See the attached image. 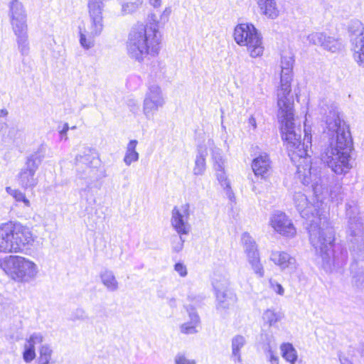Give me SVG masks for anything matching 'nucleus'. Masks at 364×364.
<instances>
[{"label":"nucleus","instance_id":"f257e3e1","mask_svg":"<svg viewBox=\"0 0 364 364\" xmlns=\"http://www.w3.org/2000/svg\"><path fill=\"white\" fill-rule=\"evenodd\" d=\"M303 142L301 134L294 133V136L287 139L286 134H282L287 142L289 156L296 164V178L304 186L311 183L316 201L310 203L301 191H295L292 196L294 206L301 216L309 222V240L316 252L322 259V267L326 272L342 267L347 262L348 252L341 244H334L335 232L328 226L327 218L322 210L321 196L325 189L319 171L312 167L308 148L311 146V135L304 129Z\"/></svg>","mask_w":364,"mask_h":364},{"label":"nucleus","instance_id":"f03ea898","mask_svg":"<svg viewBox=\"0 0 364 364\" xmlns=\"http://www.w3.org/2000/svg\"><path fill=\"white\" fill-rule=\"evenodd\" d=\"M326 119L328 145L321 154L322 161L338 175H345L353 168L350 153L353 140L348 126L331 109Z\"/></svg>","mask_w":364,"mask_h":364},{"label":"nucleus","instance_id":"7ed1b4c3","mask_svg":"<svg viewBox=\"0 0 364 364\" xmlns=\"http://www.w3.org/2000/svg\"><path fill=\"white\" fill-rule=\"evenodd\" d=\"M294 59L291 54L282 55L281 85L277 90L278 118L281 122L282 134H286L287 139L296 133L294 123V97L291 94V81Z\"/></svg>","mask_w":364,"mask_h":364},{"label":"nucleus","instance_id":"20e7f679","mask_svg":"<svg viewBox=\"0 0 364 364\" xmlns=\"http://www.w3.org/2000/svg\"><path fill=\"white\" fill-rule=\"evenodd\" d=\"M161 38L156 25H134L128 36L126 50L128 56L142 63L148 56H156L160 50Z\"/></svg>","mask_w":364,"mask_h":364},{"label":"nucleus","instance_id":"39448f33","mask_svg":"<svg viewBox=\"0 0 364 364\" xmlns=\"http://www.w3.org/2000/svg\"><path fill=\"white\" fill-rule=\"evenodd\" d=\"M34 242L29 228L19 223L4 224L0 227V252H22Z\"/></svg>","mask_w":364,"mask_h":364},{"label":"nucleus","instance_id":"423d86ee","mask_svg":"<svg viewBox=\"0 0 364 364\" xmlns=\"http://www.w3.org/2000/svg\"><path fill=\"white\" fill-rule=\"evenodd\" d=\"M0 269L16 283H29L36 279L39 272L38 267L33 261L18 255L0 258Z\"/></svg>","mask_w":364,"mask_h":364},{"label":"nucleus","instance_id":"0eeeda50","mask_svg":"<svg viewBox=\"0 0 364 364\" xmlns=\"http://www.w3.org/2000/svg\"><path fill=\"white\" fill-rule=\"evenodd\" d=\"M103 0H88L87 8L90 25L80 31V43L82 47L89 49L94 46V38L103 30Z\"/></svg>","mask_w":364,"mask_h":364},{"label":"nucleus","instance_id":"6e6552de","mask_svg":"<svg viewBox=\"0 0 364 364\" xmlns=\"http://www.w3.org/2000/svg\"><path fill=\"white\" fill-rule=\"evenodd\" d=\"M9 16L12 29L16 36L18 49L22 55H27L29 47L27 34V14L22 2L11 0L9 3Z\"/></svg>","mask_w":364,"mask_h":364},{"label":"nucleus","instance_id":"1a4fd4ad","mask_svg":"<svg viewBox=\"0 0 364 364\" xmlns=\"http://www.w3.org/2000/svg\"><path fill=\"white\" fill-rule=\"evenodd\" d=\"M235 42L247 48L252 58L259 57L263 54L262 38L257 28L250 23H240L234 30Z\"/></svg>","mask_w":364,"mask_h":364},{"label":"nucleus","instance_id":"9d476101","mask_svg":"<svg viewBox=\"0 0 364 364\" xmlns=\"http://www.w3.org/2000/svg\"><path fill=\"white\" fill-rule=\"evenodd\" d=\"M166 103L161 88L158 85L149 86L143 101V114L148 120L153 119L156 112Z\"/></svg>","mask_w":364,"mask_h":364},{"label":"nucleus","instance_id":"9b49d317","mask_svg":"<svg viewBox=\"0 0 364 364\" xmlns=\"http://www.w3.org/2000/svg\"><path fill=\"white\" fill-rule=\"evenodd\" d=\"M353 58L359 66L364 68V26L359 20L350 21L348 27Z\"/></svg>","mask_w":364,"mask_h":364},{"label":"nucleus","instance_id":"f8f14e48","mask_svg":"<svg viewBox=\"0 0 364 364\" xmlns=\"http://www.w3.org/2000/svg\"><path fill=\"white\" fill-rule=\"evenodd\" d=\"M43 160V156L35 154L29 156L26 166L21 168L17 178L19 186L24 188H33L38 184V178L35 177L36 171Z\"/></svg>","mask_w":364,"mask_h":364},{"label":"nucleus","instance_id":"ddd939ff","mask_svg":"<svg viewBox=\"0 0 364 364\" xmlns=\"http://www.w3.org/2000/svg\"><path fill=\"white\" fill-rule=\"evenodd\" d=\"M190 215L191 206L188 203L173 208L171 223L179 235H187L190 232L191 226L188 223Z\"/></svg>","mask_w":364,"mask_h":364},{"label":"nucleus","instance_id":"4468645a","mask_svg":"<svg viewBox=\"0 0 364 364\" xmlns=\"http://www.w3.org/2000/svg\"><path fill=\"white\" fill-rule=\"evenodd\" d=\"M346 240L348 248L353 257L363 254L364 252V224L347 226Z\"/></svg>","mask_w":364,"mask_h":364},{"label":"nucleus","instance_id":"2eb2a0df","mask_svg":"<svg viewBox=\"0 0 364 364\" xmlns=\"http://www.w3.org/2000/svg\"><path fill=\"white\" fill-rule=\"evenodd\" d=\"M269 224L274 231L284 237H293L296 233L291 220L282 211L277 210L272 214Z\"/></svg>","mask_w":364,"mask_h":364},{"label":"nucleus","instance_id":"dca6fc26","mask_svg":"<svg viewBox=\"0 0 364 364\" xmlns=\"http://www.w3.org/2000/svg\"><path fill=\"white\" fill-rule=\"evenodd\" d=\"M306 40L309 44L319 46L323 50L336 53L341 50L343 48L340 39L333 36H327L322 32H314L306 36Z\"/></svg>","mask_w":364,"mask_h":364},{"label":"nucleus","instance_id":"f3484780","mask_svg":"<svg viewBox=\"0 0 364 364\" xmlns=\"http://www.w3.org/2000/svg\"><path fill=\"white\" fill-rule=\"evenodd\" d=\"M99 165L87 166L82 171H77L79 178L84 180L85 183V188H82L81 191H89L97 181L106 176L105 171L100 168Z\"/></svg>","mask_w":364,"mask_h":364},{"label":"nucleus","instance_id":"a211bd4d","mask_svg":"<svg viewBox=\"0 0 364 364\" xmlns=\"http://www.w3.org/2000/svg\"><path fill=\"white\" fill-rule=\"evenodd\" d=\"M269 259L274 264L279 267L281 270L289 274L294 273L298 268L296 259L286 252L273 251Z\"/></svg>","mask_w":364,"mask_h":364},{"label":"nucleus","instance_id":"6ab92c4d","mask_svg":"<svg viewBox=\"0 0 364 364\" xmlns=\"http://www.w3.org/2000/svg\"><path fill=\"white\" fill-rule=\"evenodd\" d=\"M95 164H100V161L97 153L95 149L85 147L82 151L75 157L77 171H82L83 168Z\"/></svg>","mask_w":364,"mask_h":364},{"label":"nucleus","instance_id":"aec40b11","mask_svg":"<svg viewBox=\"0 0 364 364\" xmlns=\"http://www.w3.org/2000/svg\"><path fill=\"white\" fill-rule=\"evenodd\" d=\"M187 311L188 313L189 321L180 326V331L186 335L195 334L198 331L197 327L200 322V317L196 309L191 306L187 308Z\"/></svg>","mask_w":364,"mask_h":364},{"label":"nucleus","instance_id":"412c9836","mask_svg":"<svg viewBox=\"0 0 364 364\" xmlns=\"http://www.w3.org/2000/svg\"><path fill=\"white\" fill-rule=\"evenodd\" d=\"M346 215L348 218V226L364 224V220L360 215V209L357 201L350 200L346 202Z\"/></svg>","mask_w":364,"mask_h":364},{"label":"nucleus","instance_id":"4be33fe9","mask_svg":"<svg viewBox=\"0 0 364 364\" xmlns=\"http://www.w3.org/2000/svg\"><path fill=\"white\" fill-rule=\"evenodd\" d=\"M252 168L256 176L265 177L271 168L269 156L266 153L260 154L253 160Z\"/></svg>","mask_w":364,"mask_h":364},{"label":"nucleus","instance_id":"5701e85b","mask_svg":"<svg viewBox=\"0 0 364 364\" xmlns=\"http://www.w3.org/2000/svg\"><path fill=\"white\" fill-rule=\"evenodd\" d=\"M247 344V339L242 335H236L231 339V355L230 359L234 363H242L241 350Z\"/></svg>","mask_w":364,"mask_h":364},{"label":"nucleus","instance_id":"b1692460","mask_svg":"<svg viewBox=\"0 0 364 364\" xmlns=\"http://www.w3.org/2000/svg\"><path fill=\"white\" fill-rule=\"evenodd\" d=\"M262 14L271 19L279 16V10L275 0H256Z\"/></svg>","mask_w":364,"mask_h":364},{"label":"nucleus","instance_id":"393cba45","mask_svg":"<svg viewBox=\"0 0 364 364\" xmlns=\"http://www.w3.org/2000/svg\"><path fill=\"white\" fill-rule=\"evenodd\" d=\"M217 309L225 310L234 304L235 296L230 291L216 292Z\"/></svg>","mask_w":364,"mask_h":364},{"label":"nucleus","instance_id":"a878e982","mask_svg":"<svg viewBox=\"0 0 364 364\" xmlns=\"http://www.w3.org/2000/svg\"><path fill=\"white\" fill-rule=\"evenodd\" d=\"M100 277L109 291L114 292L119 289V282L112 271L105 269L100 273Z\"/></svg>","mask_w":364,"mask_h":364},{"label":"nucleus","instance_id":"bb28decb","mask_svg":"<svg viewBox=\"0 0 364 364\" xmlns=\"http://www.w3.org/2000/svg\"><path fill=\"white\" fill-rule=\"evenodd\" d=\"M137 144L138 141L136 139L130 140L127 144L123 159V161L127 166H130L132 163L139 160V154L136 150Z\"/></svg>","mask_w":364,"mask_h":364},{"label":"nucleus","instance_id":"cd10ccee","mask_svg":"<svg viewBox=\"0 0 364 364\" xmlns=\"http://www.w3.org/2000/svg\"><path fill=\"white\" fill-rule=\"evenodd\" d=\"M284 317V314L280 311L271 308L266 309L262 314V319L269 326H274Z\"/></svg>","mask_w":364,"mask_h":364},{"label":"nucleus","instance_id":"c85d7f7f","mask_svg":"<svg viewBox=\"0 0 364 364\" xmlns=\"http://www.w3.org/2000/svg\"><path fill=\"white\" fill-rule=\"evenodd\" d=\"M216 171V177L221 186L225 192L226 196L231 201L235 200V194L232 192L230 186V181H228L227 176L224 171V168L220 169L215 168Z\"/></svg>","mask_w":364,"mask_h":364},{"label":"nucleus","instance_id":"c756f323","mask_svg":"<svg viewBox=\"0 0 364 364\" xmlns=\"http://www.w3.org/2000/svg\"><path fill=\"white\" fill-rule=\"evenodd\" d=\"M247 259L255 274L259 278L264 275V269L260 262L259 253L247 255Z\"/></svg>","mask_w":364,"mask_h":364},{"label":"nucleus","instance_id":"7c9ffc66","mask_svg":"<svg viewBox=\"0 0 364 364\" xmlns=\"http://www.w3.org/2000/svg\"><path fill=\"white\" fill-rule=\"evenodd\" d=\"M282 357L291 364H294L297 360V352L292 344L283 343L280 346Z\"/></svg>","mask_w":364,"mask_h":364},{"label":"nucleus","instance_id":"2f4dec72","mask_svg":"<svg viewBox=\"0 0 364 364\" xmlns=\"http://www.w3.org/2000/svg\"><path fill=\"white\" fill-rule=\"evenodd\" d=\"M207 153L205 150L199 149L198 152L196 155V158L195 160V166L193 168V173L195 175L199 176L203 175L205 173L206 164H205V157Z\"/></svg>","mask_w":364,"mask_h":364},{"label":"nucleus","instance_id":"473e14b6","mask_svg":"<svg viewBox=\"0 0 364 364\" xmlns=\"http://www.w3.org/2000/svg\"><path fill=\"white\" fill-rule=\"evenodd\" d=\"M6 191L8 194L13 197L16 203H22L23 207L30 208L31 202L26 198V194L18 189H14L11 187H6Z\"/></svg>","mask_w":364,"mask_h":364},{"label":"nucleus","instance_id":"72a5a7b5","mask_svg":"<svg viewBox=\"0 0 364 364\" xmlns=\"http://www.w3.org/2000/svg\"><path fill=\"white\" fill-rule=\"evenodd\" d=\"M213 286L216 292L230 291L228 289L229 279L226 276L215 274L213 277Z\"/></svg>","mask_w":364,"mask_h":364},{"label":"nucleus","instance_id":"f704fd0d","mask_svg":"<svg viewBox=\"0 0 364 364\" xmlns=\"http://www.w3.org/2000/svg\"><path fill=\"white\" fill-rule=\"evenodd\" d=\"M242 241L246 256L259 252L255 241L249 234L244 233L242 236Z\"/></svg>","mask_w":364,"mask_h":364},{"label":"nucleus","instance_id":"c9c22d12","mask_svg":"<svg viewBox=\"0 0 364 364\" xmlns=\"http://www.w3.org/2000/svg\"><path fill=\"white\" fill-rule=\"evenodd\" d=\"M39 353L40 357L38 362L45 364H49L53 353V350L51 349L50 345L44 344L41 346L39 349Z\"/></svg>","mask_w":364,"mask_h":364},{"label":"nucleus","instance_id":"e433bc0d","mask_svg":"<svg viewBox=\"0 0 364 364\" xmlns=\"http://www.w3.org/2000/svg\"><path fill=\"white\" fill-rule=\"evenodd\" d=\"M212 157L214 161V168H223L225 160L222 156V151L220 149L214 147L212 149Z\"/></svg>","mask_w":364,"mask_h":364},{"label":"nucleus","instance_id":"4c0bfd02","mask_svg":"<svg viewBox=\"0 0 364 364\" xmlns=\"http://www.w3.org/2000/svg\"><path fill=\"white\" fill-rule=\"evenodd\" d=\"M329 196L332 201L340 203L343 198V193L342 186L340 185L336 186L330 191Z\"/></svg>","mask_w":364,"mask_h":364},{"label":"nucleus","instance_id":"58836bf2","mask_svg":"<svg viewBox=\"0 0 364 364\" xmlns=\"http://www.w3.org/2000/svg\"><path fill=\"white\" fill-rule=\"evenodd\" d=\"M141 5L139 1L135 2L124 3L122 5L121 13L122 15H127L135 12Z\"/></svg>","mask_w":364,"mask_h":364},{"label":"nucleus","instance_id":"ea45409f","mask_svg":"<svg viewBox=\"0 0 364 364\" xmlns=\"http://www.w3.org/2000/svg\"><path fill=\"white\" fill-rule=\"evenodd\" d=\"M36 358V351L35 347H32L28 346V344H24V350L23 353V360L29 363Z\"/></svg>","mask_w":364,"mask_h":364},{"label":"nucleus","instance_id":"a19ab883","mask_svg":"<svg viewBox=\"0 0 364 364\" xmlns=\"http://www.w3.org/2000/svg\"><path fill=\"white\" fill-rule=\"evenodd\" d=\"M44 336L40 332L33 333L29 338L26 340V343L30 346L35 347L36 344L41 343L43 341Z\"/></svg>","mask_w":364,"mask_h":364},{"label":"nucleus","instance_id":"79ce46f5","mask_svg":"<svg viewBox=\"0 0 364 364\" xmlns=\"http://www.w3.org/2000/svg\"><path fill=\"white\" fill-rule=\"evenodd\" d=\"M88 318V314L84 309L81 308L76 309L72 314V319L74 321H85L87 320Z\"/></svg>","mask_w":364,"mask_h":364},{"label":"nucleus","instance_id":"37998d69","mask_svg":"<svg viewBox=\"0 0 364 364\" xmlns=\"http://www.w3.org/2000/svg\"><path fill=\"white\" fill-rule=\"evenodd\" d=\"M184 240L182 238V235L179 237H174L172 241V249L175 252H179L183 250Z\"/></svg>","mask_w":364,"mask_h":364},{"label":"nucleus","instance_id":"c03bdc74","mask_svg":"<svg viewBox=\"0 0 364 364\" xmlns=\"http://www.w3.org/2000/svg\"><path fill=\"white\" fill-rule=\"evenodd\" d=\"M265 353L270 364H279L278 356L275 355L269 346L265 349Z\"/></svg>","mask_w":364,"mask_h":364},{"label":"nucleus","instance_id":"a18cd8bd","mask_svg":"<svg viewBox=\"0 0 364 364\" xmlns=\"http://www.w3.org/2000/svg\"><path fill=\"white\" fill-rule=\"evenodd\" d=\"M176 364H196L195 360L189 359L183 354H177L174 359Z\"/></svg>","mask_w":364,"mask_h":364},{"label":"nucleus","instance_id":"49530a36","mask_svg":"<svg viewBox=\"0 0 364 364\" xmlns=\"http://www.w3.org/2000/svg\"><path fill=\"white\" fill-rule=\"evenodd\" d=\"M22 135V132L17 127H11L8 132V136L14 141L20 139Z\"/></svg>","mask_w":364,"mask_h":364},{"label":"nucleus","instance_id":"de8ad7c7","mask_svg":"<svg viewBox=\"0 0 364 364\" xmlns=\"http://www.w3.org/2000/svg\"><path fill=\"white\" fill-rule=\"evenodd\" d=\"M269 284L272 289L276 293H277L279 295H283L284 293V289L282 287V286L277 282L275 280L270 279Z\"/></svg>","mask_w":364,"mask_h":364},{"label":"nucleus","instance_id":"09e8293b","mask_svg":"<svg viewBox=\"0 0 364 364\" xmlns=\"http://www.w3.org/2000/svg\"><path fill=\"white\" fill-rule=\"evenodd\" d=\"M174 270L181 276L186 277L188 274L187 268L186 265H184L181 262H178L174 265Z\"/></svg>","mask_w":364,"mask_h":364},{"label":"nucleus","instance_id":"8fccbe9b","mask_svg":"<svg viewBox=\"0 0 364 364\" xmlns=\"http://www.w3.org/2000/svg\"><path fill=\"white\" fill-rule=\"evenodd\" d=\"M69 129H70L69 126L67 123L63 124V129L61 130H60V132H59L61 139H64L65 140L68 139L67 132L69 130Z\"/></svg>","mask_w":364,"mask_h":364},{"label":"nucleus","instance_id":"3c124183","mask_svg":"<svg viewBox=\"0 0 364 364\" xmlns=\"http://www.w3.org/2000/svg\"><path fill=\"white\" fill-rule=\"evenodd\" d=\"M248 123L250 126L252 127L253 129H255L257 128L256 119L254 117L251 116L249 118Z\"/></svg>","mask_w":364,"mask_h":364},{"label":"nucleus","instance_id":"603ef678","mask_svg":"<svg viewBox=\"0 0 364 364\" xmlns=\"http://www.w3.org/2000/svg\"><path fill=\"white\" fill-rule=\"evenodd\" d=\"M151 5L154 7L159 6L161 5V0H149Z\"/></svg>","mask_w":364,"mask_h":364},{"label":"nucleus","instance_id":"864d4df0","mask_svg":"<svg viewBox=\"0 0 364 364\" xmlns=\"http://www.w3.org/2000/svg\"><path fill=\"white\" fill-rule=\"evenodd\" d=\"M9 112L6 109H1L0 110V117H6Z\"/></svg>","mask_w":364,"mask_h":364},{"label":"nucleus","instance_id":"5fc2aeb1","mask_svg":"<svg viewBox=\"0 0 364 364\" xmlns=\"http://www.w3.org/2000/svg\"><path fill=\"white\" fill-rule=\"evenodd\" d=\"M340 362L341 364H353L348 358H341Z\"/></svg>","mask_w":364,"mask_h":364},{"label":"nucleus","instance_id":"6e6d98bb","mask_svg":"<svg viewBox=\"0 0 364 364\" xmlns=\"http://www.w3.org/2000/svg\"><path fill=\"white\" fill-rule=\"evenodd\" d=\"M171 9L170 8H166V9L164 11L162 16H166L167 18L170 14H171Z\"/></svg>","mask_w":364,"mask_h":364},{"label":"nucleus","instance_id":"4d7b16f0","mask_svg":"<svg viewBox=\"0 0 364 364\" xmlns=\"http://www.w3.org/2000/svg\"><path fill=\"white\" fill-rule=\"evenodd\" d=\"M359 351H360V354H361L363 356H364V345H362V346L360 347Z\"/></svg>","mask_w":364,"mask_h":364},{"label":"nucleus","instance_id":"13d9d810","mask_svg":"<svg viewBox=\"0 0 364 364\" xmlns=\"http://www.w3.org/2000/svg\"><path fill=\"white\" fill-rule=\"evenodd\" d=\"M208 144H210V145H213V143L212 141H208Z\"/></svg>","mask_w":364,"mask_h":364},{"label":"nucleus","instance_id":"bf43d9fd","mask_svg":"<svg viewBox=\"0 0 364 364\" xmlns=\"http://www.w3.org/2000/svg\"><path fill=\"white\" fill-rule=\"evenodd\" d=\"M76 127L74 126L73 127H71L72 129H75Z\"/></svg>","mask_w":364,"mask_h":364}]
</instances>
